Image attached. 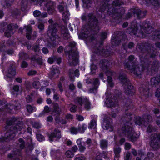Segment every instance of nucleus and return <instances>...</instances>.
I'll use <instances>...</instances> for the list:
<instances>
[{
	"label": "nucleus",
	"instance_id": "obj_49",
	"mask_svg": "<svg viewBox=\"0 0 160 160\" xmlns=\"http://www.w3.org/2000/svg\"><path fill=\"white\" fill-rule=\"evenodd\" d=\"M153 156H154L153 154L152 153V152L149 153H148V158H150V160H148V158H146L145 160H152L151 158L152 157H153Z\"/></svg>",
	"mask_w": 160,
	"mask_h": 160
},
{
	"label": "nucleus",
	"instance_id": "obj_32",
	"mask_svg": "<svg viewBox=\"0 0 160 160\" xmlns=\"http://www.w3.org/2000/svg\"><path fill=\"white\" fill-rule=\"evenodd\" d=\"M88 17L89 19H90L91 21L94 22H97V20L94 17V16L92 14H90L88 15Z\"/></svg>",
	"mask_w": 160,
	"mask_h": 160
},
{
	"label": "nucleus",
	"instance_id": "obj_61",
	"mask_svg": "<svg viewBox=\"0 0 160 160\" xmlns=\"http://www.w3.org/2000/svg\"><path fill=\"white\" fill-rule=\"evenodd\" d=\"M42 52L44 54H47L48 52V50L47 48H44L42 49Z\"/></svg>",
	"mask_w": 160,
	"mask_h": 160
},
{
	"label": "nucleus",
	"instance_id": "obj_58",
	"mask_svg": "<svg viewBox=\"0 0 160 160\" xmlns=\"http://www.w3.org/2000/svg\"><path fill=\"white\" fill-rule=\"evenodd\" d=\"M130 156V153L128 152L126 153V156L125 158V160H128Z\"/></svg>",
	"mask_w": 160,
	"mask_h": 160
},
{
	"label": "nucleus",
	"instance_id": "obj_42",
	"mask_svg": "<svg viewBox=\"0 0 160 160\" xmlns=\"http://www.w3.org/2000/svg\"><path fill=\"white\" fill-rule=\"evenodd\" d=\"M120 80L122 81V82H126L127 81V80L126 79V77L125 76H120L119 77Z\"/></svg>",
	"mask_w": 160,
	"mask_h": 160
},
{
	"label": "nucleus",
	"instance_id": "obj_23",
	"mask_svg": "<svg viewBox=\"0 0 160 160\" xmlns=\"http://www.w3.org/2000/svg\"><path fill=\"white\" fill-rule=\"evenodd\" d=\"M69 16V12L66 10L62 13V19L64 21H66L68 19Z\"/></svg>",
	"mask_w": 160,
	"mask_h": 160
},
{
	"label": "nucleus",
	"instance_id": "obj_34",
	"mask_svg": "<svg viewBox=\"0 0 160 160\" xmlns=\"http://www.w3.org/2000/svg\"><path fill=\"white\" fill-rule=\"evenodd\" d=\"M97 68L95 65L92 64L91 66V72L92 74H94Z\"/></svg>",
	"mask_w": 160,
	"mask_h": 160
},
{
	"label": "nucleus",
	"instance_id": "obj_36",
	"mask_svg": "<svg viewBox=\"0 0 160 160\" xmlns=\"http://www.w3.org/2000/svg\"><path fill=\"white\" fill-rule=\"evenodd\" d=\"M37 139L39 141H42L45 140L44 138L40 134H37Z\"/></svg>",
	"mask_w": 160,
	"mask_h": 160
},
{
	"label": "nucleus",
	"instance_id": "obj_3",
	"mask_svg": "<svg viewBox=\"0 0 160 160\" xmlns=\"http://www.w3.org/2000/svg\"><path fill=\"white\" fill-rule=\"evenodd\" d=\"M160 145V134H155L152 135L150 145L153 148H158Z\"/></svg>",
	"mask_w": 160,
	"mask_h": 160
},
{
	"label": "nucleus",
	"instance_id": "obj_8",
	"mask_svg": "<svg viewBox=\"0 0 160 160\" xmlns=\"http://www.w3.org/2000/svg\"><path fill=\"white\" fill-rule=\"evenodd\" d=\"M53 26L52 25L49 27L48 34L50 37L51 40L52 41H54L57 38V36L56 33L57 31L55 28H53Z\"/></svg>",
	"mask_w": 160,
	"mask_h": 160
},
{
	"label": "nucleus",
	"instance_id": "obj_20",
	"mask_svg": "<svg viewBox=\"0 0 160 160\" xmlns=\"http://www.w3.org/2000/svg\"><path fill=\"white\" fill-rule=\"evenodd\" d=\"M25 27L26 28L27 30L26 37L28 39H30L31 38V37L30 33L32 30L31 26L30 25H28Z\"/></svg>",
	"mask_w": 160,
	"mask_h": 160
},
{
	"label": "nucleus",
	"instance_id": "obj_62",
	"mask_svg": "<svg viewBox=\"0 0 160 160\" xmlns=\"http://www.w3.org/2000/svg\"><path fill=\"white\" fill-rule=\"evenodd\" d=\"M48 61L49 63L52 64L53 62V59L52 58H48Z\"/></svg>",
	"mask_w": 160,
	"mask_h": 160
},
{
	"label": "nucleus",
	"instance_id": "obj_55",
	"mask_svg": "<svg viewBox=\"0 0 160 160\" xmlns=\"http://www.w3.org/2000/svg\"><path fill=\"white\" fill-rule=\"evenodd\" d=\"M27 63L26 62L24 61L22 63L21 67L22 68H25L27 66Z\"/></svg>",
	"mask_w": 160,
	"mask_h": 160
},
{
	"label": "nucleus",
	"instance_id": "obj_12",
	"mask_svg": "<svg viewBox=\"0 0 160 160\" xmlns=\"http://www.w3.org/2000/svg\"><path fill=\"white\" fill-rule=\"evenodd\" d=\"M69 57L71 61L72 60V63L73 65H77L78 62L77 55L76 53H71L69 55Z\"/></svg>",
	"mask_w": 160,
	"mask_h": 160
},
{
	"label": "nucleus",
	"instance_id": "obj_26",
	"mask_svg": "<svg viewBox=\"0 0 160 160\" xmlns=\"http://www.w3.org/2000/svg\"><path fill=\"white\" fill-rule=\"evenodd\" d=\"M16 74L15 71L13 69H10L9 70V73L8 77L11 78L14 76Z\"/></svg>",
	"mask_w": 160,
	"mask_h": 160
},
{
	"label": "nucleus",
	"instance_id": "obj_44",
	"mask_svg": "<svg viewBox=\"0 0 160 160\" xmlns=\"http://www.w3.org/2000/svg\"><path fill=\"white\" fill-rule=\"evenodd\" d=\"M91 143L92 142L91 139L89 138H88L87 139L86 143H85V145L86 146V145H87V147H89L91 145Z\"/></svg>",
	"mask_w": 160,
	"mask_h": 160
},
{
	"label": "nucleus",
	"instance_id": "obj_63",
	"mask_svg": "<svg viewBox=\"0 0 160 160\" xmlns=\"http://www.w3.org/2000/svg\"><path fill=\"white\" fill-rule=\"evenodd\" d=\"M78 149V147L77 146H75L72 148V150L74 152H76Z\"/></svg>",
	"mask_w": 160,
	"mask_h": 160
},
{
	"label": "nucleus",
	"instance_id": "obj_9",
	"mask_svg": "<svg viewBox=\"0 0 160 160\" xmlns=\"http://www.w3.org/2000/svg\"><path fill=\"white\" fill-rule=\"evenodd\" d=\"M126 89L125 92L127 95H132L135 92V90L133 88V87L131 83L128 82L127 85L125 86Z\"/></svg>",
	"mask_w": 160,
	"mask_h": 160
},
{
	"label": "nucleus",
	"instance_id": "obj_39",
	"mask_svg": "<svg viewBox=\"0 0 160 160\" xmlns=\"http://www.w3.org/2000/svg\"><path fill=\"white\" fill-rule=\"evenodd\" d=\"M33 126L35 128H38L41 127V125L39 122H34L33 124Z\"/></svg>",
	"mask_w": 160,
	"mask_h": 160
},
{
	"label": "nucleus",
	"instance_id": "obj_46",
	"mask_svg": "<svg viewBox=\"0 0 160 160\" xmlns=\"http://www.w3.org/2000/svg\"><path fill=\"white\" fill-rule=\"evenodd\" d=\"M26 100L28 102H31L32 100V98L30 96L28 95L27 97Z\"/></svg>",
	"mask_w": 160,
	"mask_h": 160
},
{
	"label": "nucleus",
	"instance_id": "obj_14",
	"mask_svg": "<svg viewBox=\"0 0 160 160\" xmlns=\"http://www.w3.org/2000/svg\"><path fill=\"white\" fill-rule=\"evenodd\" d=\"M129 30L134 35L136 34V32L137 30V24L135 22L132 23L131 28Z\"/></svg>",
	"mask_w": 160,
	"mask_h": 160
},
{
	"label": "nucleus",
	"instance_id": "obj_29",
	"mask_svg": "<svg viewBox=\"0 0 160 160\" xmlns=\"http://www.w3.org/2000/svg\"><path fill=\"white\" fill-rule=\"evenodd\" d=\"M65 155L68 158H72L74 156V153L71 151H67Z\"/></svg>",
	"mask_w": 160,
	"mask_h": 160
},
{
	"label": "nucleus",
	"instance_id": "obj_4",
	"mask_svg": "<svg viewBox=\"0 0 160 160\" xmlns=\"http://www.w3.org/2000/svg\"><path fill=\"white\" fill-rule=\"evenodd\" d=\"M37 4L40 6H43L44 9L49 11L52 9L53 5L52 2L47 0H37Z\"/></svg>",
	"mask_w": 160,
	"mask_h": 160
},
{
	"label": "nucleus",
	"instance_id": "obj_28",
	"mask_svg": "<svg viewBox=\"0 0 160 160\" xmlns=\"http://www.w3.org/2000/svg\"><path fill=\"white\" fill-rule=\"evenodd\" d=\"M146 26H145L144 27V28H142V30L143 29L144 31H144L146 33H149L150 32H151L152 31L153 29L152 27H149L146 29Z\"/></svg>",
	"mask_w": 160,
	"mask_h": 160
},
{
	"label": "nucleus",
	"instance_id": "obj_56",
	"mask_svg": "<svg viewBox=\"0 0 160 160\" xmlns=\"http://www.w3.org/2000/svg\"><path fill=\"white\" fill-rule=\"evenodd\" d=\"M49 108L48 106H46L44 107V112H49Z\"/></svg>",
	"mask_w": 160,
	"mask_h": 160
},
{
	"label": "nucleus",
	"instance_id": "obj_18",
	"mask_svg": "<svg viewBox=\"0 0 160 160\" xmlns=\"http://www.w3.org/2000/svg\"><path fill=\"white\" fill-rule=\"evenodd\" d=\"M105 103L106 106L108 107H111L114 106V103L112 99L110 98H108L106 99L105 101Z\"/></svg>",
	"mask_w": 160,
	"mask_h": 160
},
{
	"label": "nucleus",
	"instance_id": "obj_19",
	"mask_svg": "<svg viewBox=\"0 0 160 160\" xmlns=\"http://www.w3.org/2000/svg\"><path fill=\"white\" fill-rule=\"evenodd\" d=\"M81 139H82L80 138L78 139L77 141V143L79 147V150L81 152H82L85 150V148L84 146L82 145Z\"/></svg>",
	"mask_w": 160,
	"mask_h": 160
},
{
	"label": "nucleus",
	"instance_id": "obj_24",
	"mask_svg": "<svg viewBox=\"0 0 160 160\" xmlns=\"http://www.w3.org/2000/svg\"><path fill=\"white\" fill-rule=\"evenodd\" d=\"M96 127V122L95 120H92L90 124L89 128L91 129H95Z\"/></svg>",
	"mask_w": 160,
	"mask_h": 160
},
{
	"label": "nucleus",
	"instance_id": "obj_64",
	"mask_svg": "<svg viewBox=\"0 0 160 160\" xmlns=\"http://www.w3.org/2000/svg\"><path fill=\"white\" fill-rule=\"evenodd\" d=\"M58 8L60 12L64 10V8L61 5L58 6Z\"/></svg>",
	"mask_w": 160,
	"mask_h": 160
},
{
	"label": "nucleus",
	"instance_id": "obj_60",
	"mask_svg": "<svg viewBox=\"0 0 160 160\" xmlns=\"http://www.w3.org/2000/svg\"><path fill=\"white\" fill-rule=\"evenodd\" d=\"M13 90L15 92H18L19 90V87L18 86H14L13 87Z\"/></svg>",
	"mask_w": 160,
	"mask_h": 160
},
{
	"label": "nucleus",
	"instance_id": "obj_7",
	"mask_svg": "<svg viewBox=\"0 0 160 160\" xmlns=\"http://www.w3.org/2000/svg\"><path fill=\"white\" fill-rule=\"evenodd\" d=\"M75 102H77L80 105L84 103L85 105V107L86 108L88 109L90 108V104L88 99L86 98H78L76 100Z\"/></svg>",
	"mask_w": 160,
	"mask_h": 160
},
{
	"label": "nucleus",
	"instance_id": "obj_6",
	"mask_svg": "<svg viewBox=\"0 0 160 160\" xmlns=\"http://www.w3.org/2000/svg\"><path fill=\"white\" fill-rule=\"evenodd\" d=\"M22 124H20L18 125H17L15 127L13 128V130L12 129V132H10L9 136H8L4 140L8 142L9 139H12L14 136L15 133L17 132L18 130H20L22 129Z\"/></svg>",
	"mask_w": 160,
	"mask_h": 160
},
{
	"label": "nucleus",
	"instance_id": "obj_13",
	"mask_svg": "<svg viewBox=\"0 0 160 160\" xmlns=\"http://www.w3.org/2000/svg\"><path fill=\"white\" fill-rule=\"evenodd\" d=\"M59 72V70L57 68L53 67L51 69V75L54 78H55L58 76Z\"/></svg>",
	"mask_w": 160,
	"mask_h": 160
},
{
	"label": "nucleus",
	"instance_id": "obj_51",
	"mask_svg": "<svg viewBox=\"0 0 160 160\" xmlns=\"http://www.w3.org/2000/svg\"><path fill=\"white\" fill-rule=\"evenodd\" d=\"M76 106L75 105H73L71 108L70 110L71 112H74L76 110Z\"/></svg>",
	"mask_w": 160,
	"mask_h": 160
},
{
	"label": "nucleus",
	"instance_id": "obj_38",
	"mask_svg": "<svg viewBox=\"0 0 160 160\" xmlns=\"http://www.w3.org/2000/svg\"><path fill=\"white\" fill-rule=\"evenodd\" d=\"M24 142L23 141V140L22 139H20L19 140V145L20 146V148L21 149L23 148L24 147Z\"/></svg>",
	"mask_w": 160,
	"mask_h": 160
},
{
	"label": "nucleus",
	"instance_id": "obj_59",
	"mask_svg": "<svg viewBox=\"0 0 160 160\" xmlns=\"http://www.w3.org/2000/svg\"><path fill=\"white\" fill-rule=\"evenodd\" d=\"M63 50V48L62 46H60L58 49V52L59 53L61 52Z\"/></svg>",
	"mask_w": 160,
	"mask_h": 160
},
{
	"label": "nucleus",
	"instance_id": "obj_54",
	"mask_svg": "<svg viewBox=\"0 0 160 160\" xmlns=\"http://www.w3.org/2000/svg\"><path fill=\"white\" fill-rule=\"evenodd\" d=\"M77 118L80 121H82L84 119L83 117L80 115H77Z\"/></svg>",
	"mask_w": 160,
	"mask_h": 160
},
{
	"label": "nucleus",
	"instance_id": "obj_25",
	"mask_svg": "<svg viewBox=\"0 0 160 160\" xmlns=\"http://www.w3.org/2000/svg\"><path fill=\"white\" fill-rule=\"evenodd\" d=\"M27 111L31 113L32 112L35 111L36 108L35 107H33L30 105H27Z\"/></svg>",
	"mask_w": 160,
	"mask_h": 160
},
{
	"label": "nucleus",
	"instance_id": "obj_21",
	"mask_svg": "<svg viewBox=\"0 0 160 160\" xmlns=\"http://www.w3.org/2000/svg\"><path fill=\"white\" fill-rule=\"evenodd\" d=\"M145 1L148 3H151L154 5L160 4V0H145Z\"/></svg>",
	"mask_w": 160,
	"mask_h": 160
},
{
	"label": "nucleus",
	"instance_id": "obj_45",
	"mask_svg": "<svg viewBox=\"0 0 160 160\" xmlns=\"http://www.w3.org/2000/svg\"><path fill=\"white\" fill-rule=\"evenodd\" d=\"M10 1L9 0H7L5 2L3 1V2H5L6 3L5 5L4 4L2 3V4L3 5L4 7H9L11 5V3H9Z\"/></svg>",
	"mask_w": 160,
	"mask_h": 160
},
{
	"label": "nucleus",
	"instance_id": "obj_48",
	"mask_svg": "<svg viewBox=\"0 0 160 160\" xmlns=\"http://www.w3.org/2000/svg\"><path fill=\"white\" fill-rule=\"evenodd\" d=\"M38 28L40 30H43L44 29V26L43 24L40 23L38 25Z\"/></svg>",
	"mask_w": 160,
	"mask_h": 160
},
{
	"label": "nucleus",
	"instance_id": "obj_15",
	"mask_svg": "<svg viewBox=\"0 0 160 160\" xmlns=\"http://www.w3.org/2000/svg\"><path fill=\"white\" fill-rule=\"evenodd\" d=\"M79 75V71L78 70H76L74 72L73 70L70 72L69 76L72 80H73L74 76L78 77Z\"/></svg>",
	"mask_w": 160,
	"mask_h": 160
},
{
	"label": "nucleus",
	"instance_id": "obj_27",
	"mask_svg": "<svg viewBox=\"0 0 160 160\" xmlns=\"http://www.w3.org/2000/svg\"><path fill=\"white\" fill-rule=\"evenodd\" d=\"M48 82L46 80H43L41 81L40 82V86L41 87L40 89L41 91H42V87H46L48 85Z\"/></svg>",
	"mask_w": 160,
	"mask_h": 160
},
{
	"label": "nucleus",
	"instance_id": "obj_1",
	"mask_svg": "<svg viewBox=\"0 0 160 160\" xmlns=\"http://www.w3.org/2000/svg\"><path fill=\"white\" fill-rule=\"evenodd\" d=\"M119 132L122 135H125L126 137L134 141L135 138L139 137V135L132 130V128L128 125H125L120 130Z\"/></svg>",
	"mask_w": 160,
	"mask_h": 160
},
{
	"label": "nucleus",
	"instance_id": "obj_31",
	"mask_svg": "<svg viewBox=\"0 0 160 160\" xmlns=\"http://www.w3.org/2000/svg\"><path fill=\"white\" fill-rule=\"evenodd\" d=\"M114 151L115 155V156L118 157L119 156V154L121 152V148L119 147L117 148H114Z\"/></svg>",
	"mask_w": 160,
	"mask_h": 160
},
{
	"label": "nucleus",
	"instance_id": "obj_50",
	"mask_svg": "<svg viewBox=\"0 0 160 160\" xmlns=\"http://www.w3.org/2000/svg\"><path fill=\"white\" fill-rule=\"evenodd\" d=\"M75 160H85L84 157L82 156L80 157H77L75 159Z\"/></svg>",
	"mask_w": 160,
	"mask_h": 160
},
{
	"label": "nucleus",
	"instance_id": "obj_30",
	"mask_svg": "<svg viewBox=\"0 0 160 160\" xmlns=\"http://www.w3.org/2000/svg\"><path fill=\"white\" fill-rule=\"evenodd\" d=\"M101 146L102 148L104 149L106 148L107 146V143L105 140H101L100 142Z\"/></svg>",
	"mask_w": 160,
	"mask_h": 160
},
{
	"label": "nucleus",
	"instance_id": "obj_57",
	"mask_svg": "<svg viewBox=\"0 0 160 160\" xmlns=\"http://www.w3.org/2000/svg\"><path fill=\"white\" fill-rule=\"evenodd\" d=\"M152 131V126L149 125L147 128V131L149 132H151Z\"/></svg>",
	"mask_w": 160,
	"mask_h": 160
},
{
	"label": "nucleus",
	"instance_id": "obj_43",
	"mask_svg": "<svg viewBox=\"0 0 160 160\" xmlns=\"http://www.w3.org/2000/svg\"><path fill=\"white\" fill-rule=\"evenodd\" d=\"M33 49L35 52H37V54H39V49L38 46L36 45L34 46L33 47Z\"/></svg>",
	"mask_w": 160,
	"mask_h": 160
},
{
	"label": "nucleus",
	"instance_id": "obj_40",
	"mask_svg": "<svg viewBox=\"0 0 160 160\" xmlns=\"http://www.w3.org/2000/svg\"><path fill=\"white\" fill-rule=\"evenodd\" d=\"M54 110L55 112L57 113H58L60 112V109L58 107V106L57 104L54 105Z\"/></svg>",
	"mask_w": 160,
	"mask_h": 160
},
{
	"label": "nucleus",
	"instance_id": "obj_2",
	"mask_svg": "<svg viewBox=\"0 0 160 160\" xmlns=\"http://www.w3.org/2000/svg\"><path fill=\"white\" fill-rule=\"evenodd\" d=\"M131 64L132 66L130 65L128 66V64L127 63H126L125 64V66L126 68H128L134 74H136L137 76L141 75L142 72L144 70L143 66L140 65L139 67H138L137 66L136 64H135L134 66L132 63H131Z\"/></svg>",
	"mask_w": 160,
	"mask_h": 160
},
{
	"label": "nucleus",
	"instance_id": "obj_35",
	"mask_svg": "<svg viewBox=\"0 0 160 160\" xmlns=\"http://www.w3.org/2000/svg\"><path fill=\"white\" fill-rule=\"evenodd\" d=\"M40 86V82H34L33 83V87L36 89L39 88Z\"/></svg>",
	"mask_w": 160,
	"mask_h": 160
},
{
	"label": "nucleus",
	"instance_id": "obj_52",
	"mask_svg": "<svg viewBox=\"0 0 160 160\" xmlns=\"http://www.w3.org/2000/svg\"><path fill=\"white\" fill-rule=\"evenodd\" d=\"M156 96L158 97H160V88L158 89L156 91L155 93Z\"/></svg>",
	"mask_w": 160,
	"mask_h": 160
},
{
	"label": "nucleus",
	"instance_id": "obj_10",
	"mask_svg": "<svg viewBox=\"0 0 160 160\" xmlns=\"http://www.w3.org/2000/svg\"><path fill=\"white\" fill-rule=\"evenodd\" d=\"M114 73V72L109 70H108L106 73V75L107 76V81L108 82V86L110 87L113 86V85L112 82V78L110 77V76L113 75Z\"/></svg>",
	"mask_w": 160,
	"mask_h": 160
},
{
	"label": "nucleus",
	"instance_id": "obj_22",
	"mask_svg": "<svg viewBox=\"0 0 160 160\" xmlns=\"http://www.w3.org/2000/svg\"><path fill=\"white\" fill-rule=\"evenodd\" d=\"M8 31H7L5 32V35L7 37H9L11 36V34L12 33V30L13 29V28L12 25H10L8 26Z\"/></svg>",
	"mask_w": 160,
	"mask_h": 160
},
{
	"label": "nucleus",
	"instance_id": "obj_41",
	"mask_svg": "<svg viewBox=\"0 0 160 160\" xmlns=\"http://www.w3.org/2000/svg\"><path fill=\"white\" fill-rule=\"evenodd\" d=\"M65 33H63V37H64L66 39H68L69 37V34L68 33V30L67 29H65ZM62 33H63V32H62Z\"/></svg>",
	"mask_w": 160,
	"mask_h": 160
},
{
	"label": "nucleus",
	"instance_id": "obj_33",
	"mask_svg": "<svg viewBox=\"0 0 160 160\" xmlns=\"http://www.w3.org/2000/svg\"><path fill=\"white\" fill-rule=\"evenodd\" d=\"M70 132L72 134H76L79 132L78 129L74 127H72L70 129Z\"/></svg>",
	"mask_w": 160,
	"mask_h": 160
},
{
	"label": "nucleus",
	"instance_id": "obj_53",
	"mask_svg": "<svg viewBox=\"0 0 160 160\" xmlns=\"http://www.w3.org/2000/svg\"><path fill=\"white\" fill-rule=\"evenodd\" d=\"M36 73V72L35 71H30L28 73V75H33Z\"/></svg>",
	"mask_w": 160,
	"mask_h": 160
},
{
	"label": "nucleus",
	"instance_id": "obj_11",
	"mask_svg": "<svg viewBox=\"0 0 160 160\" xmlns=\"http://www.w3.org/2000/svg\"><path fill=\"white\" fill-rule=\"evenodd\" d=\"M102 128L103 129L108 130L110 132L113 131V128L111 124L104 120L103 123Z\"/></svg>",
	"mask_w": 160,
	"mask_h": 160
},
{
	"label": "nucleus",
	"instance_id": "obj_17",
	"mask_svg": "<svg viewBox=\"0 0 160 160\" xmlns=\"http://www.w3.org/2000/svg\"><path fill=\"white\" fill-rule=\"evenodd\" d=\"M87 128V126L85 124H82L79 125L78 129L79 132L83 133Z\"/></svg>",
	"mask_w": 160,
	"mask_h": 160
},
{
	"label": "nucleus",
	"instance_id": "obj_37",
	"mask_svg": "<svg viewBox=\"0 0 160 160\" xmlns=\"http://www.w3.org/2000/svg\"><path fill=\"white\" fill-rule=\"evenodd\" d=\"M142 119L139 117L135 121V123L137 125H140L142 123Z\"/></svg>",
	"mask_w": 160,
	"mask_h": 160
},
{
	"label": "nucleus",
	"instance_id": "obj_5",
	"mask_svg": "<svg viewBox=\"0 0 160 160\" xmlns=\"http://www.w3.org/2000/svg\"><path fill=\"white\" fill-rule=\"evenodd\" d=\"M61 137V134L59 130L55 129L53 132L49 136V140L51 142L56 141L60 138Z\"/></svg>",
	"mask_w": 160,
	"mask_h": 160
},
{
	"label": "nucleus",
	"instance_id": "obj_16",
	"mask_svg": "<svg viewBox=\"0 0 160 160\" xmlns=\"http://www.w3.org/2000/svg\"><path fill=\"white\" fill-rule=\"evenodd\" d=\"M33 15L35 17H38L40 15L41 17L44 18L47 17V14L46 13L41 14V12L38 10H35L33 12Z\"/></svg>",
	"mask_w": 160,
	"mask_h": 160
},
{
	"label": "nucleus",
	"instance_id": "obj_47",
	"mask_svg": "<svg viewBox=\"0 0 160 160\" xmlns=\"http://www.w3.org/2000/svg\"><path fill=\"white\" fill-rule=\"evenodd\" d=\"M131 145L128 143H125V148L126 149L128 150L131 148Z\"/></svg>",
	"mask_w": 160,
	"mask_h": 160
}]
</instances>
